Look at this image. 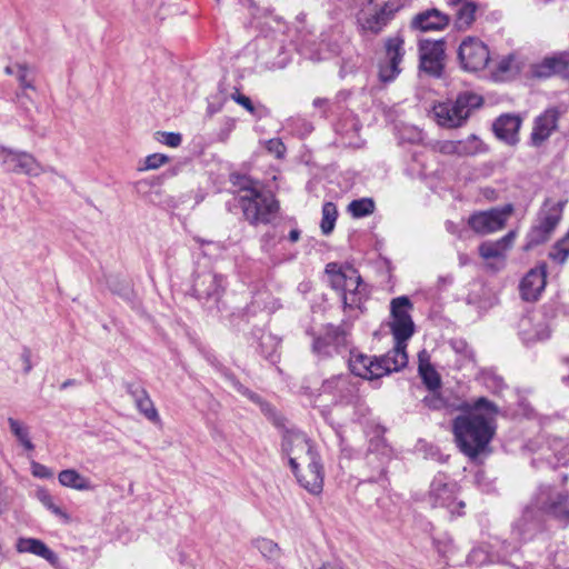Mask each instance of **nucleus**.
<instances>
[{
  "label": "nucleus",
  "mask_w": 569,
  "mask_h": 569,
  "mask_svg": "<svg viewBox=\"0 0 569 569\" xmlns=\"http://www.w3.org/2000/svg\"><path fill=\"white\" fill-rule=\"evenodd\" d=\"M546 516L563 527L569 526V495L550 485H540L515 521L512 535L521 541L532 539L542 530Z\"/></svg>",
  "instance_id": "f257e3e1"
},
{
  "label": "nucleus",
  "mask_w": 569,
  "mask_h": 569,
  "mask_svg": "<svg viewBox=\"0 0 569 569\" xmlns=\"http://www.w3.org/2000/svg\"><path fill=\"white\" fill-rule=\"evenodd\" d=\"M452 432L460 451L476 460L488 449L496 426L492 419L479 413L460 415L452 421Z\"/></svg>",
  "instance_id": "f03ea898"
},
{
  "label": "nucleus",
  "mask_w": 569,
  "mask_h": 569,
  "mask_svg": "<svg viewBox=\"0 0 569 569\" xmlns=\"http://www.w3.org/2000/svg\"><path fill=\"white\" fill-rule=\"evenodd\" d=\"M236 183L240 187L239 206L251 226L269 224L277 218L279 202L271 192L263 190L259 181L241 177Z\"/></svg>",
  "instance_id": "7ed1b4c3"
},
{
  "label": "nucleus",
  "mask_w": 569,
  "mask_h": 569,
  "mask_svg": "<svg viewBox=\"0 0 569 569\" xmlns=\"http://www.w3.org/2000/svg\"><path fill=\"white\" fill-rule=\"evenodd\" d=\"M226 278L212 270L196 272L192 283V296L210 313L218 315L226 309L222 297L226 292Z\"/></svg>",
  "instance_id": "20e7f679"
},
{
  "label": "nucleus",
  "mask_w": 569,
  "mask_h": 569,
  "mask_svg": "<svg viewBox=\"0 0 569 569\" xmlns=\"http://www.w3.org/2000/svg\"><path fill=\"white\" fill-rule=\"evenodd\" d=\"M348 350V335L341 327L328 325L320 335L313 338L312 352L320 360L345 356Z\"/></svg>",
  "instance_id": "39448f33"
},
{
  "label": "nucleus",
  "mask_w": 569,
  "mask_h": 569,
  "mask_svg": "<svg viewBox=\"0 0 569 569\" xmlns=\"http://www.w3.org/2000/svg\"><path fill=\"white\" fill-rule=\"evenodd\" d=\"M282 452L289 458V466L292 471H297L301 463L319 456L313 442L305 432L298 430H286L282 436Z\"/></svg>",
  "instance_id": "423d86ee"
},
{
  "label": "nucleus",
  "mask_w": 569,
  "mask_h": 569,
  "mask_svg": "<svg viewBox=\"0 0 569 569\" xmlns=\"http://www.w3.org/2000/svg\"><path fill=\"white\" fill-rule=\"evenodd\" d=\"M512 211L513 207L510 203L489 210L476 211L468 218V226L478 234H490L505 228Z\"/></svg>",
  "instance_id": "0eeeda50"
},
{
  "label": "nucleus",
  "mask_w": 569,
  "mask_h": 569,
  "mask_svg": "<svg viewBox=\"0 0 569 569\" xmlns=\"http://www.w3.org/2000/svg\"><path fill=\"white\" fill-rule=\"evenodd\" d=\"M458 59L462 69L477 72L490 62V52L483 41L476 37H467L459 46Z\"/></svg>",
  "instance_id": "6e6552de"
},
{
  "label": "nucleus",
  "mask_w": 569,
  "mask_h": 569,
  "mask_svg": "<svg viewBox=\"0 0 569 569\" xmlns=\"http://www.w3.org/2000/svg\"><path fill=\"white\" fill-rule=\"evenodd\" d=\"M0 159L8 172L37 177L42 172L40 163L28 152L0 147Z\"/></svg>",
  "instance_id": "1a4fd4ad"
},
{
  "label": "nucleus",
  "mask_w": 569,
  "mask_h": 569,
  "mask_svg": "<svg viewBox=\"0 0 569 569\" xmlns=\"http://www.w3.org/2000/svg\"><path fill=\"white\" fill-rule=\"evenodd\" d=\"M445 40H421L419 43L420 70L432 76L440 77L443 70Z\"/></svg>",
  "instance_id": "9d476101"
},
{
  "label": "nucleus",
  "mask_w": 569,
  "mask_h": 569,
  "mask_svg": "<svg viewBox=\"0 0 569 569\" xmlns=\"http://www.w3.org/2000/svg\"><path fill=\"white\" fill-rule=\"evenodd\" d=\"M300 467L297 468V471H292L300 483L307 491L312 495H320L323 489V479H325V469L321 461V457L313 456V458L301 463Z\"/></svg>",
  "instance_id": "9b49d317"
},
{
  "label": "nucleus",
  "mask_w": 569,
  "mask_h": 569,
  "mask_svg": "<svg viewBox=\"0 0 569 569\" xmlns=\"http://www.w3.org/2000/svg\"><path fill=\"white\" fill-rule=\"evenodd\" d=\"M403 39L401 37L388 38L386 41V60L379 64V78L382 82L392 81L399 73V64L402 61Z\"/></svg>",
  "instance_id": "f8f14e48"
},
{
  "label": "nucleus",
  "mask_w": 569,
  "mask_h": 569,
  "mask_svg": "<svg viewBox=\"0 0 569 569\" xmlns=\"http://www.w3.org/2000/svg\"><path fill=\"white\" fill-rule=\"evenodd\" d=\"M458 491L457 482L451 481L446 473L439 472L430 483L428 500L432 507L451 508Z\"/></svg>",
  "instance_id": "ddd939ff"
},
{
  "label": "nucleus",
  "mask_w": 569,
  "mask_h": 569,
  "mask_svg": "<svg viewBox=\"0 0 569 569\" xmlns=\"http://www.w3.org/2000/svg\"><path fill=\"white\" fill-rule=\"evenodd\" d=\"M531 74L538 79H547L552 76L569 78V52L561 51L545 57L540 62L531 66Z\"/></svg>",
  "instance_id": "4468645a"
},
{
  "label": "nucleus",
  "mask_w": 569,
  "mask_h": 569,
  "mask_svg": "<svg viewBox=\"0 0 569 569\" xmlns=\"http://www.w3.org/2000/svg\"><path fill=\"white\" fill-rule=\"evenodd\" d=\"M321 392L332 396L336 405H348L356 398L357 389L350 382L349 376H333L321 385Z\"/></svg>",
  "instance_id": "2eb2a0df"
},
{
  "label": "nucleus",
  "mask_w": 569,
  "mask_h": 569,
  "mask_svg": "<svg viewBox=\"0 0 569 569\" xmlns=\"http://www.w3.org/2000/svg\"><path fill=\"white\" fill-rule=\"evenodd\" d=\"M569 462V446L562 439H555L548 447L542 448L538 457H535L531 465L540 468L543 463L550 468L566 466Z\"/></svg>",
  "instance_id": "dca6fc26"
},
{
  "label": "nucleus",
  "mask_w": 569,
  "mask_h": 569,
  "mask_svg": "<svg viewBox=\"0 0 569 569\" xmlns=\"http://www.w3.org/2000/svg\"><path fill=\"white\" fill-rule=\"evenodd\" d=\"M347 284L341 295L345 309H360L367 298L366 288L358 271L351 267L348 271Z\"/></svg>",
  "instance_id": "f3484780"
},
{
  "label": "nucleus",
  "mask_w": 569,
  "mask_h": 569,
  "mask_svg": "<svg viewBox=\"0 0 569 569\" xmlns=\"http://www.w3.org/2000/svg\"><path fill=\"white\" fill-rule=\"evenodd\" d=\"M407 345L395 343V347L386 355L376 358V370L378 378L399 371L408 363V356L406 352Z\"/></svg>",
  "instance_id": "a211bd4d"
},
{
  "label": "nucleus",
  "mask_w": 569,
  "mask_h": 569,
  "mask_svg": "<svg viewBox=\"0 0 569 569\" xmlns=\"http://www.w3.org/2000/svg\"><path fill=\"white\" fill-rule=\"evenodd\" d=\"M546 277L545 264L529 270L519 286L521 298L526 301L537 300L546 287Z\"/></svg>",
  "instance_id": "6ab92c4d"
},
{
  "label": "nucleus",
  "mask_w": 569,
  "mask_h": 569,
  "mask_svg": "<svg viewBox=\"0 0 569 569\" xmlns=\"http://www.w3.org/2000/svg\"><path fill=\"white\" fill-rule=\"evenodd\" d=\"M124 388L127 393L132 397L138 411L149 421L159 423L160 416L148 391L138 382H126Z\"/></svg>",
  "instance_id": "aec40b11"
},
{
  "label": "nucleus",
  "mask_w": 569,
  "mask_h": 569,
  "mask_svg": "<svg viewBox=\"0 0 569 569\" xmlns=\"http://www.w3.org/2000/svg\"><path fill=\"white\" fill-rule=\"evenodd\" d=\"M522 120L515 113H503L492 124L496 137L507 144L515 146L519 141V129Z\"/></svg>",
  "instance_id": "412c9836"
},
{
  "label": "nucleus",
  "mask_w": 569,
  "mask_h": 569,
  "mask_svg": "<svg viewBox=\"0 0 569 569\" xmlns=\"http://www.w3.org/2000/svg\"><path fill=\"white\" fill-rule=\"evenodd\" d=\"M430 119L447 129L462 127L470 117V109H428Z\"/></svg>",
  "instance_id": "4be33fe9"
},
{
  "label": "nucleus",
  "mask_w": 569,
  "mask_h": 569,
  "mask_svg": "<svg viewBox=\"0 0 569 569\" xmlns=\"http://www.w3.org/2000/svg\"><path fill=\"white\" fill-rule=\"evenodd\" d=\"M399 9L400 4L398 1H388L373 14L366 17L361 21V26L365 30L372 33H379L389 23Z\"/></svg>",
  "instance_id": "5701e85b"
},
{
  "label": "nucleus",
  "mask_w": 569,
  "mask_h": 569,
  "mask_svg": "<svg viewBox=\"0 0 569 569\" xmlns=\"http://www.w3.org/2000/svg\"><path fill=\"white\" fill-rule=\"evenodd\" d=\"M567 202V198L559 200L547 198L539 209L537 221L555 231L562 218Z\"/></svg>",
  "instance_id": "b1692460"
},
{
  "label": "nucleus",
  "mask_w": 569,
  "mask_h": 569,
  "mask_svg": "<svg viewBox=\"0 0 569 569\" xmlns=\"http://www.w3.org/2000/svg\"><path fill=\"white\" fill-rule=\"evenodd\" d=\"M229 103H237L241 107H253L250 98L243 94L237 87L220 83L218 92L209 100V107H222Z\"/></svg>",
  "instance_id": "393cba45"
},
{
  "label": "nucleus",
  "mask_w": 569,
  "mask_h": 569,
  "mask_svg": "<svg viewBox=\"0 0 569 569\" xmlns=\"http://www.w3.org/2000/svg\"><path fill=\"white\" fill-rule=\"evenodd\" d=\"M557 127V116L555 109H547L539 116L533 124L530 141L535 147L541 146Z\"/></svg>",
  "instance_id": "a878e982"
},
{
  "label": "nucleus",
  "mask_w": 569,
  "mask_h": 569,
  "mask_svg": "<svg viewBox=\"0 0 569 569\" xmlns=\"http://www.w3.org/2000/svg\"><path fill=\"white\" fill-rule=\"evenodd\" d=\"M348 352L349 369L355 376L369 380L378 379V371L375 369L377 367L375 357H368L363 353L356 352L350 349Z\"/></svg>",
  "instance_id": "bb28decb"
},
{
  "label": "nucleus",
  "mask_w": 569,
  "mask_h": 569,
  "mask_svg": "<svg viewBox=\"0 0 569 569\" xmlns=\"http://www.w3.org/2000/svg\"><path fill=\"white\" fill-rule=\"evenodd\" d=\"M449 17L437 9H431L417 14L412 20V27L421 31L442 30L449 24Z\"/></svg>",
  "instance_id": "cd10ccee"
},
{
  "label": "nucleus",
  "mask_w": 569,
  "mask_h": 569,
  "mask_svg": "<svg viewBox=\"0 0 569 569\" xmlns=\"http://www.w3.org/2000/svg\"><path fill=\"white\" fill-rule=\"evenodd\" d=\"M515 238L516 231L511 230L497 241H485L479 246V254L486 260L503 258Z\"/></svg>",
  "instance_id": "c85d7f7f"
},
{
  "label": "nucleus",
  "mask_w": 569,
  "mask_h": 569,
  "mask_svg": "<svg viewBox=\"0 0 569 569\" xmlns=\"http://www.w3.org/2000/svg\"><path fill=\"white\" fill-rule=\"evenodd\" d=\"M390 455L387 448L379 452H369L366 456V462L372 469V475L367 479L369 482H380L386 479L387 467L390 462Z\"/></svg>",
  "instance_id": "c756f323"
},
{
  "label": "nucleus",
  "mask_w": 569,
  "mask_h": 569,
  "mask_svg": "<svg viewBox=\"0 0 569 569\" xmlns=\"http://www.w3.org/2000/svg\"><path fill=\"white\" fill-rule=\"evenodd\" d=\"M17 550L19 552H28L36 556H39L50 563H54L57 561L56 553L47 547L44 542L34 538H20L17 542Z\"/></svg>",
  "instance_id": "7c9ffc66"
},
{
  "label": "nucleus",
  "mask_w": 569,
  "mask_h": 569,
  "mask_svg": "<svg viewBox=\"0 0 569 569\" xmlns=\"http://www.w3.org/2000/svg\"><path fill=\"white\" fill-rule=\"evenodd\" d=\"M418 371L423 383L429 390L435 391L440 388V376L430 363L429 356L426 351H421L419 353Z\"/></svg>",
  "instance_id": "2f4dec72"
},
{
  "label": "nucleus",
  "mask_w": 569,
  "mask_h": 569,
  "mask_svg": "<svg viewBox=\"0 0 569 569\" xmlns=\"http://www.w3.org/2000/svg\"><path fill=\"white\" fill-rule=\"evenodd\" d=\"M448 147L458 156H475L487 151V147L476 134L469 136L466 140L450 142Z\"/></svg>",
  "instance_id": "473e14b6"
},
{
  "label": "nucleus",
  "mask_w": 569,
  "mask_h": 569,
  "mask_svg": "<svg viewBox=\"0 0 569 569\" xmlns=\"http://www.w3.org/2000/svg\"><path fill=\"white\" fill-rule=\"evenodd\" d=\"M351 266H339L336 262H330L326 266V272L329 277V282L332 289L339 291L341 295L347 284L348 271Z\"/></svg>",
  "instance_id": "72a5a7b5"
},
{
  "label": "nucleus",
  "mask_w": 569,
  "mask_h": 569,
  "mask_svg": "<svg viewBox=\"0 0 569 569\" xmlns=\"http://www.w3.org/2000/svg\"><path fill=\"white\" fill-rule=\"evenodd\" d=\"M391 331L396 343L407 345V340L413 335L415 326L411 317L400 316L392 319Z\"/></svg>",
  "instance_id": "f704fd0d"
},
{
  "label": "nucleus",
  "mask_w": 569,
  "mask_h": 569,
  "mask_svg": "<svg viewBox=\"0 0 569 569\" xmlns=\"http://www.w3.org/2000/svg\"><path fill=\"white\" fill-rule=\"evenodd\" d=\"M280 340L270 332L260 331L258 352L267 360L274 362L278 358Z\"/></svg>",
  "instance_id": "c9c22d12"
},
{
  "label": "nucleus",
  "mask_w": 569,
  "mask_h": 569,
  "mask_svg": "<svg viewBox=\"0 0 569 569\" xmlns=\"http://www.w3.org/2000/svg\"><path fill=\"white\" fill-rule=\"evenodd\" d=\"M59 482L76 490H90L92 489L91 482L86 477L81 476L74 469L62 470L58 476Z\"/></svg>",
  "instance_id": "e433bc0d"
},
{
  "label": "nucleus",
  "mask_w": 569,
  "mask_h": 569,
  "mask_svg": "<svg viewBox=\"0 0 569 569\" xmlns=\"http://www.w3.org/2000/svg\"><path fill=\"white\" fill-rule=\"evenodd\" d=\"M552 233L553 230L537 221L526 236L525 250H531L535 247L547 242L551 238Z\"/></svg>",
  "instance_id": "4c0bfd02"
},
{
  "label": "nucleus",
  "mask_w": 569,
  "mask_h": 569,
  "mask_svg": "<svg viewBox=\"0 0 569 569\" xmlns=\"http://www.w3.org/2000/svg\"><path fill=\"white\" fill-rule=\"evenodd\" d=\"M478 6L473 1L465 2L456 14L455 26L458 30H467L476 19Z\"/></svg>",
  "instance_id": "58836bf2"
},
{
  "label": "nucleus",
  "mask_w": 569,
  "mask_h": 569,
  "mask_svg": "<svg viewBox=\"0 0 569 569\" xmlns=\"http://www.w3.org/2000/svg\"><path fill=\"white\" fill-rule=\"evenodd\" d=\"M321 213L322 218L320 222V229L325 236H328L333 231L336 226L338 218L337 206L331 201H327L322 204Z\"/></svg>",
  "instance_id": "ea45409f"
},
{
  "label": "nucleus",
  "mask_w": 569,
  "mask_h": 569,
  "mask_svg": "<svg viewBox=\"0 0 569 569\" xmlns=\"http://www.w3.org/2000/svg\"><path fill=\"white\" fill-rule=\"evenodd\" d=\"M222 376L223 378L226 379L227 382H229V385L231 387H233V389H236L239 393L246 396L247 398H249L252 402L254 403H258L260 405V407L264 410V407H268V403L262 401L261 397L259 395H257L256 392L249 390L248 388H246L237 378L236 376L228 371V370H223L222 371Z\"/></svg>",
  "instance_id": "a19ab883"
},
{
  "label": "nucleus",
  "mask_w": 569,
  "mask_h": 569,
  "mask_svg": "<svg viewBox=\"0 0 569 569\" xmlns=\"http://www.w3.org/2000/svg\"><path fill=\"white\" fill-rule=\"evenodd\" d=\"M376 204L372 198L352 200L348 204V212L356 219L365 218L373 213Z\"/></svg>",
  "instance_id": "79ce46f5"
},
{
  "label": "nucleus",
  "mask_w": 569,
  "mask_h": 569,
  "mask_svg": "<svg viewBox=\"0 0 569 569\" xmlns=\"http://www.w3.org/2000/svg\"><path fill=\"white\" fill-rule=\"evenodd\" d=\"M8 423L11 432L17 438V440L24 447L26 450L31 451L34 449L33 443L29 437V430L26 426H23L20 421L8 418Z\"/></svg>",
  "instance_id": "37998d69"
},
{
  "label": "nucleus",
  "mask_w": 569,
  "mask_h": 569,
  "mask_svg": "<svg viewBox=\"0 0 569 569\" xmlns=\"http://www.w3.org/2000/svg\"><path fill=\"white\" fill-rule=\"evenodd\" d=\"M467 562L470 566L481 567L487 563L496 562L493 552L486 547L473 548L467 557Z\"/></svg>",
  "instance_id": "c03bdc74"
},
{
  "label": "nucleus",
  "mask_w": 569,
  "mask_h": 569,
  "mask_svg": "<svg viewBox=\"0 0 569 569\" xmlns=\"http://www.w3.org/2000/svg\"><path fill=\"white\" fill-rule=\"evenodd\" d=\"M37 498L53 515L63 519L64 521L69 520V516L59 506L54 503L53 498L48 490L39 489L37 491Z\"/></svg>",
  "instance_id": "a18cd8bd"
},
{
  "label": "nucleus",
  "mask_w": 569,
  "mask_h": 569,
  "mask_svg": "<svg viewBox=\"0 0 569 569\" xmlns=\"http://www.w3.org/2000/svg\"><path fill=\"white\" fill-rule=\"evenodd\" d=\"M529 323H531L530 318L523 319L521 321L522 333L526 335L525 336L526 341H542L550 337V330H549L548 326L542 321L537 323V329L535 330V333L527 335L525 331V326L529 325Z\"/></svg>",
  "instance_id": "49530a36"
},
{
  "label": "nucleus",
  "mask_w": 569,
  "mask_h": 569,
  "mask_svg": "<svg viewBox=\"0 0 569 569\" xmlns=\"http://www.w3.org/2000/svg\"><path fill=\"white\" fill-rule=\"evenodd\" d=\"M483 98L470 90L460 92L453 107H482Z\"/></svg>",
  "instance_id": "de8ad7c7"
},
{
  "label": "nucleus",
  "mask_w": 569,
  "mask_h": 569,
  "mask_svg": "<svg viewBox=\"0 0 569 569\" xmlns=\"http://www.w3.org/2000/svg\"><path fill=\"white\" fill-rule=\"evenodd\" d=\"M412 307L410 300L406 296L397 297L391 300V316L397 319L400 316L410 317L409 309Z\"/></svg>",
  "instance_id": "09e8293b"
},
{
  "label": "nucleus",
  "mask_w": 569,
  "mask_h": 569,
  "mask_svg": "<svg viewBox=\"0 0 569 569\" xmlns=\"http://www.w3.org/2000/svg\"><path fill=\"white\" fill-rule=\"evenodd\" d=\"M257 549L269 559H273L279 553L278 545L270 539L261 538L256 540Z\"/></svg>",
  "instance_id": "8fccbe9b"
},
{
  "label": "nucleus",
  "mask_w": 569,
  "mask_h": 569,
  "mask_svg": "<svg viewBox=\"0 0 569 569\" xmlns=\"http://www.w3.org/2000/svg\"><path fill=\"white\" fill-rule=\"evenodd\" d=\"M264 147H266L267 151L270 154H272L276 159L284 158L287 148L280 139H278V138L269 139L264 142Z\"/></svg>",
  "instance_id": "3c124183"
},
{
  "label": "nucleus",
  "mask_w": 569,
  "mask_h": 569,
  "mask_svg": "<svg viewBox=\"0 0 569 569\" xmlns=\"http://www.w3.org/2000/svg\"><path fill=\"white\" fill-rule=\"evenodd\" d=\"M518 550V547L516 545H512L511 542H502L500 551L493 552L496 562H502V563H509L511 562L508 560L510 556H512ZM512 566H516L512 563Z\"/></svg>",
  "instance_id": "603ef678"
},
{
  "label": "nucleus",
  "mask_w": 569,
  "mask_h": 569,
  "mask_svg": "<svg viewBox=\"0 0 569 569\" xmlns=\"http://www.w3.org/2000/svg\"><path fill=\"white\" fill-rule=\"evenodd\" d=\"M169 161V158L162 153H152L146 157L144 164L140 170H154Z\"/></svg>",
  "instance_id": "864d4df0"
},
{
  "label": "nucleus",
  "mask_w": 569,
  "mask_h": 569,
  "mask_svg": "<svg viewBox=\"0 0 569 569\" xmlns=\"http://www.w3.org/2000/svg\"><path fill=\"white\" fill-rule=\"evenodd\" d=\"M31 73V69L27 64H17V78L23 89L34 90L32 87L33 79L30 78Z\"/></svg>",
  "instance_id": "5fc2aeb1"
},
{
  "label": "nucleus",
  "mask_w": 569,
  "mask_h": 569,
  "mask_svg": "<svg viewBox=\"0 0 569 569\" xmlns=\"http://www.w3.org/2000/svg\"><path fill=\"white\" fill-rule=\"evenodd\" d=\"M482 379L485 386L491 389L493 392H499L505 387L503 379L493 372H485Z\"/></svg>",
  "instance_id": "6e6d98bb"
},
{
  "label": "nucleus",
  "mask_w": 569,
  "mask_h": 569,
  "mask_svg": "<svg viewBox=\"0 0 569 569\" xmlns=\"http://www.w3.org/2000/svg\"><path fill=\"white\" fill-rule=\"evenodd\" d=\"M158 136L161 138H158V140L169 147L177 148L181 144L182 137L180 133L177 132H157Z\"/></svg>",
  "instance_id": "4d7b16f0"
},
{
  "label": "nucleus",
  "mask_w": 569,
  "mask_h": 569,
  "mask_svg": "<svg viewBox=\"0 0 569 569\" xmlns=\"http://www.w3.org/2000/svg\"><path fill=\"white\" fill-rule=\"evenodd\" d=\"M513 61V56L509 54L503 57L497 64L496 70L493 71L495 77L502 78L506 73H508L511 69V63Z\"/></svg>",
  "instance_id": "13d9d810"
},
{
  "label": "nucleus",
  "mask_w": 569,
  "mask_h": 569,
  "mask_svg": "<svg viewBox=\"0 0 569 569\" xmlns=\"http://www.w3.org/2000/svg\"><path fill=\"white\" fill-rule=\"evenodd\" d=\"M473 409L477 411L485 410V411L491 412L493 415H496L498 412L497 406L483 397H481L475 401Z\"/></svg>",
  "instance_id": "bf43d9fd"
},
{
  "label": "nucleus",
  "mask_w": 569,
  "mask_h": 569,
  "mask_svg": "<svg viewBox=\"0 0 569 569\" xmlns=\"http://www.w3.org/2000/svg\"><path fill=\"white\" fill-rule=\"evenodd\" d=\"M31 467H32L33 476H36L38 478H50L53 475L52 471L48 467H46L39 462H32Z\"/></svg>",
  "instance_id": "052dcab7"
},
{
  "label": "nucleus",
  "mask_w": 569,
  "mask_h": 569,
  "mask_svg": "<svg viewBox=\"0 0 569 569\" xmlns=\"http://www.w3.org/2000/svg\"><path fill=\"white\" fill-rule=\"evenodd\" d=\"M21 360L24 365L23 371L24 373H29L32 370L31 363V351L29 348L24 347L21 353Z\"/></svg>",
  "instance_id": "680f3d73"
},
{
  "label": "nucleus",
  "mask_w": 569,
  "mask_h": 569,
  "mask_svg": "<svg viewBox=\"0 0 569 569\" xmlns=\"http://www.w3.org/2000/svg\"><path fill=\"white\" fill-rule=\"evenodd\" d=\"M558 253L562 256L561 262L569 256V234L558 243Z\"/></svg>",
  "instance_id": "e2e57ef3"
},
{
  "label": "nucleus",
  "mask_w": 569,
  "mask_h": 569,
  "mask_svg": "<svg viewBox=\"0 0 569 569\" xmlns=\"http://www.w3.org/2000/svg\"><path fill=\"white\" fill-rule=\"evenodd\" d=\"M349 92L341 91L337 94L335 103H342L348 101Z\"/></svg>",
  "instance_id": "0e129e2a"
},
{
  "label": "nucleus",
  "mask_w": 569,
  "mask_h": 569,
  "mask_svg": "<svg viewBox=\"0 0 569 569\" xmlns=\"http://www.w3.org/2000/svg\"><path fill=\"white\" fill-rule=\"evenodd\" d=\"M300 230L299 229H292L290 232H289V236H288V239L291 241V242H297L299 239H300Z\"/></svg>",
  "instance_id": "69168bd1"
},
{
  "label": "nucleus",
  "mask_w": 569,
  "mask_h": 569,
  "mask_svg": "<svg viewBox=\"0 0 569 569\" xmlns=\"http://www.w3.org/2000/svg\"><path fill=\"white\" fill-rule=\"evenodd\" d=\"M72 386H78V381L76 379H67L66 381H63L60 386V389L61 390H64L69 387H72Z\"/></svg>",
  "instance_id": "338daca9"
},
{
  "label": "nucleus",
  "mask_w": 569,
  "mask_h": 569,
  "mask_svg": "<svg viewBox=\"0 0 569 569\" xmlns=\"http://www.w3.org/2000/svg\"><path fill=\"white\" fill-rule=\"evenodd\" d=\"M319 569H343V568L341 566H339L338 563L328 562V563H323Z\"/></svg>",
  "instance_id": "774afa93"
}]
</instances>
